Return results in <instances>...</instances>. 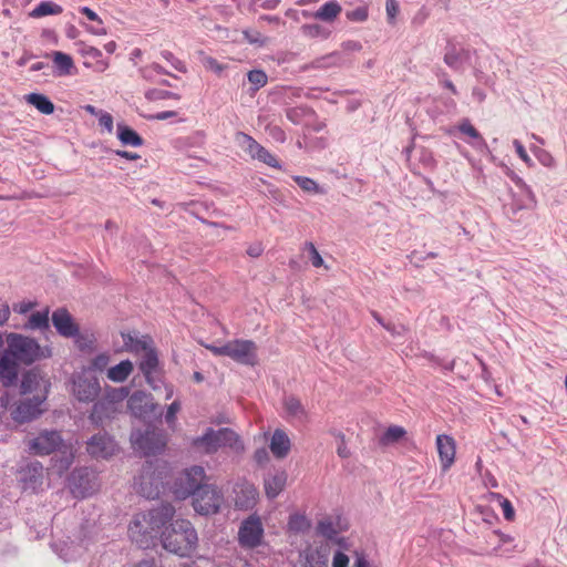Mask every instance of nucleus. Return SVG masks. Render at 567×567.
Masks as SVG:
<instances>
[{"mask_svg": "<svg viewBox=\"0 0 567 567\" xmlns=\"http://www.w3.org/2000/svg\"><path fill=\"white\" fill-rule=\"evenodd\" d=\"M516 184H517L519 187H522L523 189H525V190H526V194H527V196H528L529 200H530L533 204H535V203H536V200H535V196H534V194H533L532 189H530V188H529V187H528V186L523 182V179L517 178Z\"/></svg>", "mask_w": 567, "mask_h": 567, "instance_id": "774afa93", "label": "nucleus"}, {"mask_svg": "<svg viewBox=\"0 0 567 567\" xmlns=\"http://www.w3.org/2000/svg\"><path fill=\"white\" fill-rule=\"evenodd\" d=\"M337 54H328L326 56L318 58L313 60L309 65H305L302 70L308 69H323V68H330L336 64Z\"/></svg>", "mask_w": 567, "mask_h": 567, "instance_id": "c03bdc74", "label": "nucleus"}, {"mask_svg": "<svg viewBox=\"0 0 567 567\" xmlns=\"http://www.w3.org/2000/svg\"><path fill=\"white\" fill-rule=\"evenodd\" d=\"M19 365L18 362L6 352L0 359V382L8 388L16 384L18 380Z\"/></svg>", "mask_w": 567, "mask_h": 567, "instance_id": "4be33fe9", "label": "nucleus"}, {"mask_svg": "<svg viewBox=\"0 0 567 567\" xmlns=\"http://www.w3.org/2000/svg\"><path fill=\"white\" fill-rule=\"evenodd\" d=\"M141 372L144 374L146 382L156 390L157 386L155 384V379L153 374L156 372L158 368V355L155 349L147 350L146 353L142 355L141 362L138 364Z\"/></svg>", "mask_w": 567, "mask_h": 567, "instance_id": "b1692460", "label": "nucleus"}, {"mask_svg": "<svg viewBox=\"0 0 567 567\" xmlns=\"http://www.w3.org/2000/svg\"><path fill=\"white\" fill-rule=\"evenodd\" d=\"M97 117H99L100 126L105 128L109 133H112V131H113L112 115L110 113L103 111V112H100V115Z\"/></svg>", "mask_w": 567, "mask_h": 567, "instance_id": "bf43d9fd", "label": "nucleus"}, {"mask_svg": "<svg viewBox=\"0 0 567 567\" xmlns=\"http://www.w3.org/2000/svg\"><path fill=\"white\" fill-rule=\"evenodd\" d=\"M197 56H198V60L199 62L202 63V65L209 70V71H213L217 74L221 73L225 69V66L223 64H220L216 59H214L213 56H209L207 55L204 51H198L197 52Z\"/></svg>", "mask_w": 567, "mask_h": 567, "instance_id": "ea45409f", "label": "nucleus"}, {"mask_svg": "<svg viewBox=\"0 0 567 567\" xmlns=\"http://www.w3.org/2000/svg\"><path fill=\"white\" fill-rule=\"evenodd\" d=\"M302 34L308 38H328L329 31L320 24H303L301 27Z\"/></svg>", "mask_w": 567, "mask_h": 567, "instance_id": "79ce46f5", "label": "nucleus"}, {"mask_svg": "<svg viewBox=\"0 0 567 567\" xmlns=\"http://www.w3.org/2000/svg\"><path fill=\"white\" fill-rule=\"evenodd\" d=\"M197 533L187 519H176L161 535L163 547L181 557H188L197 545Z\"/></svg>", "mask_w": 567, "mask_h": 567, "instance_id": "f03ea898", "label": "nucleus"}, {"mask_svg": "<svg viewBox=\"0 0 567 567\" xmlns=\"http://www.w3.org/2000/svg\"><path fill=\"white\" fill-rule=\"evenodd\" d=\"M117 138L123 145L138 147L143 145V138L130 126L117 124Z\"/></svg>", "mask_w": 567, "mask_h": 567, "instance_id": "c756f323", "label": "nucleus"}, {"mask_svg": "<svg viewBox=\"0 0 567 567\" xmlns=\"http://www.w3.org/2000/svg\"><path fill=\"white\" fill-rule=\"evenodd\" d=\"M530 151L543 166L548 167V168L556 167V159L554 158L551 153L548 152L547 150H544V148H540L537 146H530Z\"/></svg>", "mask_w": 567, "mask_h": 567, "instance_id": "4c0bfd02", "label": "nucleus"}, {"mask_svg": "<svg viewBox=\"0 0 567 567\" xmlns=\"http://www.w3.org/2000/svg\"><path fill=\"white\" fill-rule=\"evenodd\" d=\"M264 526L256 514L244 519L238 530V542L243 548L254 549L261 545L264 538Z\"/></svg>", "mask_w": 567, "mask_h": 567, "instance_id": "9d476101", "label": "nucleus"}, {"mask_svg": "<svg viewBox=\"0 0 567 567\" xmlns=\"http://www.w3.org/2000/svg\"><path fill=\"white\" fill-rule=\"evenodd\" d=\"M349 557L342 551H337L333 556L332 567H348Z\"/></svg>", "mask_w": 567, "mask_h": 567, "instance_id": "052dcab7", "label": "nucleus"}, {"mask_svg": "<svg viewBox=\"0 0 567 567\" xmlns=\"http://www.w3.org/2000/svg\"><path fill=\"white\" fill-rule=\"evenodd\" d=\"M249 83L252 85V91L256 92L264 87L268 82V76L262 70H251L247 74Z\"/></svg>", "mask_w": 567, "mask_h": 567, "instance_id": "a19ab883", "label": "nucleus"}, {"mask_svg": "<svg viewBox=\"0 0 567 567\" xmlns=\"http://www.w3.org/2000/svg\"><path fill=\"white\" fill-rule=\"evenodd\" d=\"M69 487L74 497H87L99 488L97 476L87 467L76 468L69 477Z\"/></svg>", "mask_w": 567, "mask_h": 567, "instance_id": "0eeeda50", "label": "nucleus"}, {"mask_svg": "<svg viewBox=\"0 0 567 567\" xmlns=\"http://www.w3.org/2000/svg\"><path fill=\"white\" fill-rule=\"evenodd\" d=\"M52 324L58 333L64 338L79 337L80 329L71 313L65 308H59L53 311Z\"/></svg>", "mask_w": 567, "mask_h": 567, "instance_id": "a211bd4d", "label": "nucleus"}, {"mask_svg": "<svg viewBox=\"0 0 567 567\" xmlns=\"http://www.w3.org/2000/svg\"><path fill=\"white\" fill-rule=\"evenodd\" d=\"M470 53L467 50L449 45L444 53V63L454 71L463 70L464 64L468 61Z\"/></svg>", "mask_w": 567, "mask_h": 567, "instance_id": "393cba45", "label": "nucleus"}, {"mask_svg": "<svg viewBox=\"0 0 567 567\" xmlns=\"http://www.w3.org/2000/svg\"><path fill=\"white\" fill-rule=\"evenodd\" d=\"M458 130L461 133L470 136L475 141L473 144L476 147H486V142L483 138V136L478 133V131L471 124L468 120H463L460 125Z\"/></svg>", "mask_w": 567, "mask_h": 567, "instance_id": "f704fd0d", "label": "nucleus"}, {"mask_svg": "<svg viewBox=\"0 0 567 567\" xmlns=\"http://www.w3.org/2000/svg\"><path fill=\"white\" fill-rule=\"evenodd\" d=\"M49 382L45 380L41 373L37 370H30L25 372L22 377L21 381V393H32L34 391H41L42 394H47Z\"/></svg>", "mask_w": 567, "mask_h": 567, "instance_id": "412c9836", "label": "nucleus"}, {"mask_svg": "<svg viewBox=\"0 0 567 567\" xmlns=\"http://www.w3.org/2000/svg\"><path fill=\"white\" fill-rule=\"evenodd\" d=\"M235 507L238 509H250L257 499V489L250 484L237 485L235 488Z\"/></svg>", "mask_w": 567, "mask_h": 567, "instance_id": "5701e85b", "label": "nucleus"}, {"mask_svg": "<svg viewBox=\"0 0 567 567\" xmlns=\"http://www.w3.org/2000/svg\"><path fill=\"white\" fill-rule=\"evenodd\" d=\"M89 20L91 21H97L99 23H102L99 16L89 7H82L80 10Z\"/></svg>", "mask_w": 567, "mask_h": 567, "instance_id": "69168bd1", "label": "nucleus"}, {"mask_svg": "<svg viewBox=\"0 0 567 567\" xmlns=\"http://www.w3.org/2000/svg\"><path fill=\"white\" fill-rule=\"evenodd\" d=\"M193 445L203 450L206 454L216 453L219 449L228 447L236 453L244 451V444L239 435L228 427L214 430L212 427L193 441Z\"/></svg>", "mask_w": 567, "mask_h": 567, "instance_id": "7ed1b4c3", "label": "nucleus"}, {"mask_svg": "<svg viewBox=\"0 0 567 567\" xmlns=\"http://www.w3.org/2000/svg\"><path fill=\"white\" fill-rule=\"evenodd\" d=\"M175 508L172 504H161L146 513L136 514L128 526V535L140 548H150L162 527L173 518Z\"/></svg>", "mask_w": 567, "mask_h": 567, "instance_id": "f257e3e1", "label": "nucleus"}, {"mask_svg": "<svg viewBox=\"0 0 567 567\" xmlns=\"http://www.w3.org/2000/svg\"><path fill=\"white\" fill-rule=\"evenodd\" d=\"M9 351H7L16 361L24 364H31L40 358L41 348L39 343L29 337L11 333L8 337Z\"/></svg>", "mask_w": 567, "mask_h": 567, "instance_id": "39448f33", "label": "nucleus"}, {"mask_svg": "<svg viewBox=\"0 0 567 567\" xmlns=\"http://www.w3.org/2000/svg\"><path fill=\"white\" fill-rule=\"evenodd\" d=\"M288 528L293 533H305L310 528V522L305 515L293 514L289 517Z\"/></svg>", "mask_w": 567, "mask_h": 567, "instance_id": "e433bc0d", "label": "nucleus"}, {"mask_svg": "<svg viewBox=\"0 0 567 567\" xmlns=\"http://www.w3.org/2000/svg\"><path fill=\"white\" fill-rule=\"evenodd\" d=\"M385 10H386L388 21L390 23H393L399 13L398 1L396 0H386L385 1Z\"/></svg>", "mask_w": 567, "mask_h": 567, "instance_id": "6e6d98bb", "label": "nucleus"}, {"mask_svg": "<svg viewBox=\"0 0 567 567\" xmlns=\"http://www.w3.org/2000/svg\"><path fill=\"white\" fill-rule=\"evenodd\" d=\"M205 480L206 473L203 466L194 465L186 468L178 480L175 493L181 498L194 496L202 487H206Z\"/></svg>", "mask_w": 567, "mask_h": 567, "instance_id": "9b49d317", "label": "nucleus"}, {"mask_svg": "<svg viewBox=\"0 0 567 567\" xmlns=\"http://www.w3.org/2000/svg\"><path fill=\"white\" fill-rule=\"evenodd\" d=\"M53 63L58 69L59 75L71 74V70L74 68V63L71 55L63 53L61 51H55L53 53Z\"/></svg>", "mask_w": 567, "mask_h": 567, "instance_id": "473e14b6", "label": "nucleus"}, {"mask_svg": "<svg viewBox=\"0 0 567 567\" xmlns=\"http://www.w3.org/2000/svg\"><path fill=\"white\" fill-rule=\"evenodd\" d=\"M338 440L337 454L341 458L350 457L351 453L347 446L346 436L342 432L333 430L330 432Z\"/></svg>", "mask_w": 567, "mask_h": 567, "instance_id": "a18cd8bd", "label": "nucleus"}, {"mask_svg": "<svg viewBox=\"0 0 567 567\" xmlns=\"http://www.w3.org/2000/svg\"><path fill=\"white\" fill-rule=\"evenodd\" d=\"M19 482L24 492L35 493L43 484V466L40 462H31L20 471Z\"/></svg>", "mask_w": 567, "mask_h": 567, "instance_id": "dca6fc26", "label": "nucleus"}, {"mask_svg": "<svg viewBox=\"0 0 567 567\" xmlns=\"http://www.w3.org/2000/svg\"><path fill=\"white\" fill-rule=\"evenodd\" d=\"M284 408L290 417H293L298 421H305L307 419V411L305 406L302 405L301 401L293 395L285 398Z\"/></svg>", "mask_w": 567, "mask_h": 567, "instance_id": "c85d7f7f", "label": "nucleus"}, {"mask_svg": "<svg viewBox=\"0 0 567 567\" xmlns=\"http://www.w3.org/2000/svg\"><path fill=\"white\" fill-rule=\"evenodd\" d=\"M341 10V6L336 0H331L321 6L313 17L321 21L332 22L340 14Z\"/></svg>", "mask_w": 567, "mask_h": 567, "instance_id": "7c9ffc66", "label": "nucleus"}, {"mask_svg": "<svg viewBox=\"0 0 567 567\" xmlns=\"http://www.w3.org/2000/svg\"><path fill=\"white\" fill-rule=\"evenodd\" d=\"M262 246L260 244H255L248 247L247 254L250 257H259L262 252Z\"/></svg>", "mask_w": 567, "mask_h": 567, "instance_id": "338daca9", "label": "nucleus"}, {"mask_svg": "<svg viewBox=\"0 0 567 567\" xmlns=\"http://www.w3.org/2000/svg\"><path fill=\"white\" fill-rule=\"evenodd\" d=\"M100 391V382L95 377L80 375L73 382V393L81 402H93Z\"/></svg>", "mask_w": 567, "mask_h": 567, "instance_id": "f3484780", "label": "nucleus"}, {"mask_svg": "<svg viewBox=\"0 0 567 567\" xmlns=\"http://www.w3.org/2000/svg\"><path fill=\"white\" fill-rule=\"evenodd\" d=\"M224 503L223 493L215 485L202 487L193 496V507L200 515H212L218 513Z\"/></svg>", "mask_w": 567, "mask_h": 567, "instance_id": "6e6552de", "label": "nucleus"}, {"mask_svg": "<svg viewBox=\"0 0 567 567\" xmlns=\"http://www.w3.org/2000/svg\"><path fill=\"white\" fill-rule=\"evenodd\" d=\"M134 365L130 360H123L118 364L107 369L106 377L112 382H124L133 372Z\"/></svg>", "mask_w": 567, "mask_h": 567, "instance_id": "cd10ccee", "label": "nucleus"}, {"mask_svg": "<svg viewBox=\"0 0 567 567\" xmlns=\"http://www.w3.org/2000/svg\"><path fill=\"white\" fill-rule=\"evenodd\" d=\"M163 485V473L157 471L154 463L146 462L135 482L137 492L148 499H155L159 496Z\"/></svg>", "mask_w": 567, "mask_h": 567, "instance_id": "423d86ee", "label": "nucleus"}, {"mask_svg": "<svg viewBox=\"0 0 567 567\" xmlns=\"http://www.w3.org/2000/svg\"><path fill=\"white\" fill-rule=\"evenodd\" d=\"M117 450L115 441L106 433L93 435L86 443L87 453L95 458H107Z\"/></svg>", "mask_w": 567, "mask_h": 567, "instance_id": "2eb2a0df", "label": "nucleus"}, {"mask_svg": "<svg viewBox=\"0 0 567 567\" xmlns=\"http://www.w3.org/2000/svg\"><path fill=\"white\" fill-rule=\"evenodd\" d=\"M513 145L515 147V151L518 155V157L528 166V167H533L534 166V162L533 159L529 157V155L527 154L524 145L522 144L520 141L518 140H514L513 141Z\"/></svg>", "mask_w": 567, "mask_h": 567, "instance_id": "864d4df0", "label": "nucleus"}, {"mask_svg": "<svg viewBox=\"0 0 567 567\" xmlns=\"http://www.w3.org/2000/svg\"><path fill=\"white\" fill-rule=\"evenodd\" d=\"M307 112L306 109L301 107H292L287 110V118L292 122L293 124H299L301 121V117Z\"/></svg>", "mask_w": 567, "mask_h": 567, "instance_id": "4d7b16f0", "label": "nucleus"}, {"mask_svg": "<svg viewBox=\"0 0 567 567\" xmlns=\"http://www.w3.org/2000/svg\"><path fill=\"white\" fill-rule=\"evenodd\" d=\"M103 408H104V403H102V402L94 403L91 415H90V419L92 420V422H94V423L101 422L100 414H101Z\"/></svg>", "mask_w": 567, "mask_h": 567, "instance_id": "e2e57ef3", "label": "nucleus"}, {"mask_svg": "<svg viewBox=\"0 0 567 567\" xmlns=\"http://www.w3.org/2000/svg\"><path fill=\"white\" fill-rule=\"evenodd\" d=\"M25 99L28 103L33 105L42 114L49 115L54 112V104L43 94L30 93Z\"/></svg>", "mask_w": 567, "mask_h": 567, "instance_id": "2f4dec72", "label": "nucleus"}, {"mask_svg": "<svg viewBox=\"0 0 567 567\" xmlns=\"http://www.w3.org/2000/svg\"><path fill=\"white\" fill-rule=\"evenodd\" d=\"M45 398L44 394H37L32 399L21 401L11 412L12 419L19 423L35 419L43 412L41 405Z\"/></svg>", "mask_w": 567, "mask_h": 567, "instance_id": "4468645a", "label": "nucleus"}, {"mask_svg": "<svg viewBox=\"0 0 567 567\" xmlns=\"http://www.w3.org/2000/svg\"><path fill=\"white\" fill-rule=\"evenodd\" d=\"M293 181L306 193H321L319 185L311 178L305 176H293Z\"/></svg>", "mask_w": 567, "mask_h": 567, "instance_id": "37998d69", "label": "nucleus"}, {"mask_svg": "<svg viewBox=\"0 0 567 567\" xmlns=\"http://www.w3.org/2000/svg\"><path fill=\"white\" fill-rule=\"evenodd\" d=\"M501 505H502V508H503L504 517L507 520H513V518L515 516V512H514V507H513L512 503L508 499L503 498Z\"/></svg>", "mask_w": 567, "mask_h": 567, "instance_id": "680f3d73", "label": "nucleus"}, {"mask_svg": "<svg viewBox=\"0 0 567 567\" xmlns=\"http://www.w3.org/2000/svg\"><path fill=\"white\" fill-rule=\"evenodd\" d=\"M29 328L31 329H48L49 328V311H37L32 313L28 320Z\"/></svg>", "mask_w": 567, "mask_h": 567, "instance_id": "58836bf2", "label": "nucleus"}, {"mask_svg": "<svg viewBox=\"0 0 567 567\" xmlns=\"http://www.w3.org/2000/svg\"><path fill=\"white\" fill-rule=\"evenodd\" d=\"M62 11V7L54 2L42 1L30 12V17L42 18L51 14H60Z\"/></svg>", "mask_w": 567, "mask_h": 567, "instance_id": "72a5a7b5", "label": "nucleus"}, {"mask_svg": "<svg viewBox=\"0 0 567 567\" xmlns=\"http://www.w3.org/2000/svg\"><path fill=\"white\" fill-rule=\"evenodd\" d=\"M346 16L351 21L362 22L368 19V9L365 7H358L348 11Z\"/></svg>", "mask_w": 567, "mask_h": 567, "instance_id": "603ef678", "label": "nucleus"}, {"mask_svg": "<svg viewBox=\"0 0 567 567\" xmlns=\"http://www.w3.org/2000/svg\"><path fill=\"white\" fill-rule=\"evenodd\" d=\"M305 250L309 251L310 261L313 267L319 268L324 265L323 259H322L321 255L319 254L318 249L316 248V246L313 245V243L307 241L305 244Z\"/></svg>", "mask_w": 567, "mask_h": 567, "instance_id": "3c124183", "label": "nucleus"}, {"mask_svg": "<svg viewBox=\"0 0 567 567\" xmlns=\"http://www.w3.org/2000/svg\"><path fill=\"white\" fill-rule=\"evenodd\" d=\"M154 348L152 347V340L148 338V337H144L143 339H137L135 344H133L132 347V351L131 352H134V353H140V352H143L146 353L147 350H153Z\"/></svg>", "mask_w": 567, "mask_h": 567, "instance_id": "5fc2aeb1", "label": "nucleus"}, {"mask_svg": "<svg viewBox=\"0 0 567 567\" xmlns=\"http://www.w3.org/2000/svg\"><path fill=\"white\" fill-rule=\"evenodd\" d=\"M269 447L275 457L284 458L290 451V439L285 431L277 429L272 433Z\"/></svg>", "mask_w": 567, "mask_h": 567, "instance_id": "a878e982", "label": "nucleus"}, {"mask_svg": "<svg viewBox=\"0 0 567 567\" xmlns=\"http://www.w3.org/2000/svg\"><path fill=\"white\" fill-rule=\"evenodd\" d=\"M145 97L150 101H158V100H164V99L178 100L179 95L177 93H174L171 91L153 89V90H148L145 93Z\"/></svg>", "mask_w": 567, "mask_h": 567, "instance_id": "de8ad7c7", "label": "nucleus"}, {"mask_svg": "<svg viewBox=\"0 0 567 567\" xmlns=\"http://www.w3.org/2000/svg\"><path fill=\"white\" fill-rule=\"evenodd\" d=\"M287 482V474L285 472L269 475L265 478V492L268 498H276L284 489Z\"/></svg>", "mask_w": 567, "mask_h": 567, "instance_id": "bb28decb", "label": "nucleus"}, {"mask_svg": "<svg viewBox=\"0 0 567 567\" xmlns=\"http://www.w3.org/2000/svg\"><path fill=\"white\" fill-rule=\"evenodd\" d=\"M127 408L134 416L145 417L154 411L155 404L150 394L136 391L128 398Z\"/></svg>", "mask_w": 567, "mask_h": 567, "instance_id": "6ab92c4d", "label": "nucleus"}, {"mask_svg": "<svg viewBox=\"0 0 567 567\" xmlns=\"http://www.w3.org/2000/svg\"><path fill=\"white\" fill-rule=\"evenodd\" d=\"M29 450L37 455H49L60 451L64 444L58 431H42L39 435L29 441Z\"/></svg>", "mask_w": 567, "mask_h": 567, "instance_id": "ddd939ff", "label": "nucleus"}, {"mask_svg": "<svg viewBox=\"0 0 567 567\" xmlns=\"http://www.w3.org/2000/svg\"><path fill=\"white\" fill-rule=\"evenodd\" d=\"M406 434V431L404 427L399 425H391L386 429V431L383 433V435L380 439V442L383 445H389L398 442Z\"/></svg>", "mask_w": 567, "mask_h": 567, "instance_id": "c9c22d12", "label": "nucleus"}, {"mask_svg": "<svg viewBox=\"0 0 567 567\" xmlns=\"http://www.w3.org/2000/svg\"><path fill=\"white\" fill-rule=\"evenodd\" d=\"M124 347L127 351H132L133 344H135L137 338H134L131 333H122Z\"/></svg>", "mask_w": 567, "mask_h": 567, "instance_id": "0e129e2a", "label": "nucleus"}, {"mask_svg": "<svg viewBox=\"0 0 567 567\" xmlns=\"http://www.w3.org/2000/svg\"><path fill=\"white\" fill-rule=\"evenodd\" d=\"M436 447L443 471H447L455 460V441L446 434L436 436Z\"/></svg>", "mask_w": 567, "mask_h": 567, "instance_id": "aec40b11", "label": "nucleus"}, {"mask_svg": "<svg viewBox=\"0 0 567 567\" xmlns=\"http://www.w3.org/2000/svg\"><path fill=\"white\" fill-rule=\"evenodd\" d=\"M181 410V403L178 401H174L171 403L167 408L166 414H165V421L168 424H173L176 420V414Z\"/></svg>", "mask_w": 567, "mask_h": 567, "instance_id": "13d9d810", "label": "nucleus"}, {"mask_svg": "<svg viewBox=\"0 0 567 567\" xmlns=\"http://www.w3.org/2000/svg\"><path fill=\"white\" fill-rule=\"evenodd\" d=\"M236 141L239 146L252 158L262 162L264 164L274 167L281 168L279 161L268 152L262 145H260L250 135L239 132L237 133Z\"/></svg>", "mask_w": 567, "mask_h": 567, "instance_id": "f8f14e48", "label": "nucleus"}, {"mask_svg": "<svg viewBox=\"0 0 567 567\" xmlns=\"http://www.w3.org/2000/svg\"><path fill=\"white\" fill-rule=\"evenodd\" d=\"M109 363H110V355L105 352L100 353L92 359V361L90 363V369L94 370V371L102 372L107 368Z\"/></svg>", "mask_w": 567, "mask_h": 567, "instance_id": "8fccbe9b", "label": "nucleus"}, {"mask_svg": "<svg viewBox=\"0 0 567 567\" xmlns=\"http://www.w3.org/2000/svg\"><path fill=\"white\" fill-rule=\"evenodd\" d=\"M131 441L134 449L146 456L159 453L166 444L162 432L154 429H147L144 432L134 431L131 434Z\"/></svg>", "mask_w": 567, "mask_h": 567, "instance_id": "1a4fd4ad", "label": "nucleus"}, {"mask_svg": "<svg viewBox=\"0 0 567 567\" xmlns=\"http://www.w3.org/2000/svg\"><path fill=\"white\" fill-rule=\"evenodd\" d=\"M207 348L215 355L229 357L240 364L255 365L257 363V346L251 340L236 339L219 347L209 346Z\"/></svg>", "mask_w": 567, "mask_h": 567, "instance_id": "20e7f679", "label": "nucleus"}, {"mask_svg": "<svg viewBox=\"0 0 567 567\" xmlns=\"http://www.w3.org/2000/svg\"><path fill=\"white\" fill-rule=\"evenodd\" d=\"M317 532L319 535L328 539H333L337 535V529L334 528L333 523L329 519L320 520L317 526Z\"/></svg>", "mask_w": 567, "mask_h": 567, "instance_id": "09e8293b", "label": "nucleus"}, {"mask_svg": "<svg viewBox=\"0 0 567 567\" xmlns=\"http://www.w3.org/2000/svg\"><path fill=\"white\" fill-rule=\"evenodd\" d=\"M161 56L165 61H167L172 65V68H174L176 71L182 72V73L187 72V68H186L185 63L183 61H181L178 58H176L173 52H171L168 50H163L161 52Z\"/></svg>", "mask_w": 567, "mask_h": 567, "instance_id": "49530a36", "label": "nucleus"}]
</instances>
